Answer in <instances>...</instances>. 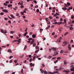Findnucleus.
<instances>
[{
	"label": "nucleus",
	"mask_w": 74,
	"mask_h": 74,
	"mask_svg": "<svg viewBox=\"0 0 74 74\" xmlns=\"http://www.w3.org/2000/svg\"><path fill=\"white\" fill-rule=\"evenodd\" d=\"M4 19L5 20V21H7V20H8V18H4Z\"/></svg>",
	"instance_id": "obj_51"
},
{
	"label": "nucleus",
	"mask_w": 74,
	"mask_h": 74,
	"mask_svg": "<svg viewBox=\"0 0 74 74\" xmlns=\"http://www.w3.org/2000/svg\"><path fill=\"white\" fill-rule=\"evenodd\" d=\"M64 64L65 65H66L67 64V62L66 61H64Z\"/></svg>",
	"instance_id": "obj_20"
},
{
	"label": "nucleus",
	"mask_w": 74,
	"mask_h": 74,
	"mask_svg": "<svg viewBox=\"0 0 74 74\" xmlns=\"http://www.w3.org/2000/svg\"><path fill=\"white\" fill-rule=\"evenodd\" d=\"M63 52H64V51H63V50H62L60 52V53H63Z\"/></svg>",
	"instance_id": "obj_19"
},
{
	"label": "nucleus",
	"mask_w": 74,
	"mask_h": 74,
	"mask_svg": "<svg viewBox=\"0 0 74 74\" xmlns=\"http://www.w3.org/2000/svg\"><path fill=\"white\" fill-rule=\"evenodd\" d=\"M59 30L60 31V32H61L62 31V28H60L59 29Z\"/></svg>",
	"instance_id": "obj_33"
},
{
	"label": "nucleus",
	"mask_w": 74,
	"mask_h": 74,
	"mask_svg": "<svg viewBox=\"0 0 74 74\" xmlns=\"http://www.w3.org/2000/svg\"><path fill=\"white\" fill-rule=\"evenodd\" d=\"M13 58V56H11L9 57V59H11V58Z\"/></svg>",
	"instance_id": "obj_47"
},
{
	"label": "nucleus",
	"mask_w": 74,
	"mask_h": 74,
	"mask_svg": "<svg viewBox=\"0 0 74 74\" xmlns=\"http://www.w3.org/2000/svg\"><path fill=\"white\" fill-rule=\"evenodd\" d=\"M32 38H36V35L35 34H33V35H32Z\"/></svg>",
	"instance_id": "obj_10"
},
{
	"label": "nucleus",
	"mask_w": 74,
	"mask_h": 74,
	"mask_svg": "<svg viewBox=\"0 0 74 74\" xmlns=\"http://www.w3.org/2000/svg\"><path fill=\"white\" fill-rule=\"evenodd\" d=\"M23 56H24V55H22V56H20V57L21 58H23Z\"/></svg>",
	"instance_id": "obj_36"
},
{
	"label": "nucleus",
	"mask_w": 74,
	"mask_h": 74,
	"mask_svg": "<svg viewBox=\"0 0 74 74\" xmlns=\"http://www.w3.org/2000/svg\"><path fill=\"white\" fill-rule=\"evenodd\" d=\"M32 61V59L31 58L30 59V60H29V62H31Z\"/></svg>",
	"instance_id": "obj_58"
},
{
	"label": "nucleus",
	"mask_w": 74,
	"mask_h": 74,
	"mask_svg": "<svg viewBox=\"0 0 74 74\" xmlns=\"http://www.w3.org/2000/svg\"><path fill=\"white\" fill-rule=\"evenodd\" d=\"M67 5H70V3H67Z\"/></svg>",
	"instance_id": "obj_53"
},
{
	"label": "nucleus",
	"mask_w": 74,
	"mask_h": 74,
	"mask_svg": "<svg viewBox=\"0 0 74 74\" xmlns=\"http://www.w3.org/2000/svg\"><path fill=\"white\" fill-rule=\"evenodd\" d=\"M1 33H4V34H5V33L6 34L7 33V31L6 30H4V31H3V29H1Z\"/></svg>",
	"instance_id": "obj_2"
},
{
	"label": "nucleus",
	"mask_w": 74,
	"mask_h": 74,
	"mask_svg": "<svg viewBox=\"0 0 74 74\" xmlns=\"http://www.w3.org/2000/svg\"><path fill=\"white\" fill-rule=\"evenodd\" d=\"M42 66L43 67H45V65H44V64H42Z\"/></svg>",
	"instance_id": "obj_49"
},
{
	"label": "nucleus",
	"mask_w": 74,
	"mask_h": 74,
	"mask_svg": "<svg viewBox=\"0 0 74 74\" xmlns=\"http://www.w3.org/2000/svg\"><path fill=\"white\" fill-rule=\"evenodd\" d=\"M44 73V74H47V72L46 71H45Z\"/></svg>",
	"instance_id": "obj_50"
},
{
	"label": "nucleus",
	"mask_w": 74,
	"mask_h": 74,
	"mask_svg": "<svg viewBox=\"0 0 74 74\" xmlns=\"http://www.w3.org/2000/svg\"><path fill=\"white\" fill-rule=\"evenodd\" d=\"M51 49H52V50H53L54 51H56V48L52 47L51 48Z\"/></svg>",
	"instance_id": "obj_7"
},
{
	"label": "nucleus",
	"mask_w": 74,
	"mask_h": 74,
	"mask_svg": "<svg viewBox=\"0 0 74 74\" xmlns=\"http://www.w3.org/2000/svg\"><path fill=\"white\" fill-rule=\"evenodd\" d=\"M67 21L66 20V19H64V22L65 23H66V22Z\"/></svg>",
	"instance_id": "obj_27"
},
{
	"label": "nucleus",
	"mask_w": 74,
	"mask_h": 74,
	"mask_svg": "<svg viewBox=\"0 0 74 74\" xmlns=\"http://www.w3.org/2000/svg\"><path fill=\"white\" fill-rule=\"evenodd\" d=\"M58 42H61V40H59V39L58 40Z\"/></svg>",
	"instance_id": "obj_43"
},
{
	"label": "nucleus",
	"mask_w": 74,
	"mask_h": 74,
	"mask_svg": "<svg viewBox=\"0 0 74 74\" xmlns=\"http://www.w3.org/2000/svg\"><path fill=\"white\" fill-rule=\"evenodd\" d=\"M56 14L57 15H58V16H59V14L58 13H56Z\"/></svg>",
	"instance_id": "obj_52"
},
{
	"label": "nucleus",
	"mask_w": 74,
	"mask_h": 74,
	"mask_svg": "<svg viewBox=\"0 0 74 74\" xmlns=\"http://www.w3.org/2000/svg\"><path fill=\"white\" fill-rule=\"evenodd\" d=\"M67 44V42L66 41H64L63 42V44H62V46H66V45Z\"/></svg>",
	"instance_id": "obj_3"
},
{
	"label": "nucleus",
	"mask_w": 74,
	"mask_h": 74,
	"mask_svg": "<svg viewBox=\"0 0 74 74\" xmlns=\"http://www.w3.org/2000/svg\"><path fill=\"white\" fill-rule=\"evenodd\" d=\"M14 62L15 63H17V61H16V60H14Z\"/></svg>",
	"instance_id": "obj_39"
},
{
	"label": "nucleus",
	"mask_w": 74,
	"mask_h": 74,
	"mask_svg": "<svg viewBox=\"0 0 74 74\" xmlns=\"http://www.w3.org/2000/svg\"><path fill=\"white\" fill-rule=\"evenodd\" d=\"M29 65L31 67H32V66H34V64H33L32 63H30V64H29Z\"/></svg>",
	"instance_id": "obj_6"
},
{
	"label": "nucleus",
	"mask_w": 74,
	"mask_h": 74,
	"mask_svg": "<svg viewBox=\"0 0 74 74\" xmlns=\"http://www.w3.org/2000/svg\"><path fill=\"white\" fill-rule=\"evenodd\" d=\"M36 49H39V48L38 47H36Z\"/></svg>",
	"instance_id": "obj_54"
},
{
	"label": "nucleus",
	"mask_w": 74,
	"mask_h": 74,
	"mask_svg": "<svg viewBox=\"0 0 74 74\" xmlns=\"http://www.w3.org/2000/svg\"><path fill=\"white\" fill-rule=\"evenodd\" d=\"M8 8H10L11 7V5L10 4L8 5Z\"/></svg>",
	"instance_id": "obj_46"
},
{
	"label": "nucleus",
	"mask_w": 74,
	"mask_h": 74,
	"mask_svg": "<svg viewBox=\"0 0 74 74\" xmlns=\"http://www.w3.org/2000/svg\"><path fill=\"white\" fill-rule=\"evenodd\" d=\"M71 19H74V16H71Z\"/></svg>",
	"instance_id": "obj_40"
},
{
	"label": "nucleus",
	"mask_w": 74,
	"mask_h": 74,
	"mask_svg": "<svg viewBox=\"0 0 74 74\" xmlns=\"http://www.w3.org/2000/svg\"><path fill=\"white\" fill-rule=\"evenodd\" d=\"M59 72L58 71H56L53 72V73H52L51 72H49V74H57V73H58Z\"/></svg>",
	"instance_id": "obj_1"
},
{
	"label": "nucleus",
	"mask_w": 74,
	"mask_h": 74,
	"mask_svg": "<svg viewBox=\"0 0 74 74\" xmlns=\"http://www.w3.org/2000/svg\"><path fill=\"white\" fill-rule=\"evenodd\" d=\"M1 15H4V13L3 12H1Z\"/></svg>",
	"instance_id": "obj_61"
},
{
	"label": "nucleus",
	"mask_w": 74,
	"mask_h": 74,
	"mask_svg": "<svg viewBox=\"0 0 74 74\" xmlns=\"http://www.w3.org/2000/svg\"><path fill=\"white\" fill-rule=\"evenodd\" d=\"M10 72V71H6L4 73V74H7V73H8Z\"/></svg>",
	"instance_id": "obj_21"
},
{
	"label": "nucleus",
	"mask_w": 74,
	"mask_h": 74,
	"mask_svg": "<svg viewBox=\"0 0 74 74\" xmlns=\"http://www.w3.org/2000/svg\"><path fill=\"white\" fill-rule=\"evenodd\" d=\"M68 48V49H69V50H70V51H71V47H69Z\"/></svg>",
	"instance_id": "obj_35"
},
{
	"label": "nucleus",
	"mask_w": 74,
	"mask_h": 74,
	"mask_svg": "<svg viewBox=\"0 0 74 74\" xmlns=\"http://www.w3.org/2000/svg\"><path fill=\"white\" fill-rule=\"evenodd\" d=\"M53 22H56V20L55 19H53Z\"/></svg>",
	"instance_id": "obj_56"
},
{
	"label": "nucleus",
	"mask_w": 74,
	"mask_h": 74,
	"mask_svg": "<svg viewBox=\"0 0 74 74\" xmlns=\"http://www.w3.org/2000/svg\"><path fill=\"white\" fill-rule=\"evenodd\" d=\"M8 22L9 23H10V24H11V22L10 21H8Z\"/></svg>",
	"instance_id": "obj_57"
},
{
	"label": "nucleus",
	"mask_w": 74,
	"mask_h": 74,
	"mask_svg": "<svg viewBox=\"0 0 74 74\" xmlns=\"http://www.w3.org/2000/svg\"><path fill=\"white\" fill-rule=\"evenodd\" d=\"M73 9V8L72 7H69V9L66 8V10L68 11H70V10H72Z\"/></svg>",
	"instance_id": "obj_5"
},
{
	"label": "nucleus",
	"mask_w": 74,
	"mask_h": 74,
	"mask_svg": "<svg viewBox=\"0 0 74 74\" xmlns=\"http://www.w3.org/2000/svg\"><path fill=\"white\" fill-rule=\"evenodd\" d=\"M10 16L12 17V18H15V16H14V15L12 14H11Z\"/></svg>",
	"instance_id": "obj_14"
},
{
	"label": "nucleus",
	"mask_w": 74,
	"mask_h": 74,
	"mask_svg": "<svg viewBox=\"0 0 74 74\" xmlns=\"http://www.w3.org/2000/svg\"><path fill=\"white\" fill-rule=\"evenodd\" d=\"M21 8H23V7H24V6L23 5H21L20 7Z\"/></svg>",
	"instance_id": "obj_29"
},
{
	"label": "nucleus",
	"mask_w": 74,
	"mask_h": 74,
	"mask_svg": "<svg viewBox=\"0 0 74 74\" xmlns=\"http://www.w3.org/2000/svg\"><path fill=\"white\" fill-rule=\"evenodd\" d=\"M52 36H54V35H55V32H54L53 33H52Z\"/></svg>",
	"instance_id": "obj_64"
},
{
	"label": "nucleus",
	"mask_w": 74,
	"mask_h": 74,
	"mask_svg": "<svg viewBox=\"0 0 74 74\" xmlns=\"http://www.w3.org/2000/svg\"><path fill=\"white\" fill-rule=\"evenodd\" d=\"M21 40V39H19L18 40H17V41L19 42V43H20L21 42V41H20Z\"/></svg>",
	"instance_id": "obj_22"
},
{
	"label": "nucleus",
	"mask_w": 74,
	"mask_h": 74,
	"mask_svg": "<svg viewBox=\"0 0 74 74\" xmlns=\"http://www.w3.org/2000/svg\"><path fill=\"white\" fill-rule=\"evenodd\" d=\"M33 47H35L36 46V43H34L33 45Z\"/></svg>",
	"instance_id": "obj_41"
},
{
	"label": "nucleus",
	"mask_w": 74,
	"mask_h": 74,
	"mask_svg": "<svg viewBox=\"0 0 74 74\" xmlns=\"http://www.w3.org/2000/svg\"><path fill=\"white\" fill-rule=\"evenodd\" d=\"M61 59V57H58L57 58V59L58 60H60Z\"/></svg>",
	"instance_id": "obj_30"
},
{
	"label": "nucleus",
	"mask_w": 74,
	"mask_h": 74,
	"mask_svg": "<svg viewBox=\"0 0 74 74\" xmlns=\"http://www.w3.org/2000/svg\"><path fill=\"white\" fill-rule=\"evenodd\" d=\"M8 18L10 19H12V18H11V17H10L9 16H8Z\"/></svg>",
	"instance_id": "obj_42"
},
{
	"label": "nucleus",
	"mask_w": 74,
	"mask_h": 74,
	"mask_svg": "<svg viewBox=\"0 0 74 74\" xmlns=\"http://www.w3.org/2000/svg\"><path fill=\"white\" fill-rule=\"evenodd\" d=\"M64 5L66 7H69V6H67V4L65 3Z\"/></svg>",
	"instance_id": "obj_32"
},
{
	"label": "nucleus",
	"mask_w": 74,
	"mask_h": 74,
	"mask_svg": "<svg viewBox=\"0 0 74 74\" xmlns=\"http://www.w3.org/2000/svg\"><path fill=\"white\" fill-rule=\"evenodd\" d=\"M28 33L27 32H26L25 34L23 35V36H26V34H27Z\"/></svg>",
	"instance_id": "obj_18"
},
{
	"label": "nucleus",
	"mask_w": 74,
	"mask_h": 74,
	"mask_svg": "<svg viewBox=\"0 0 74 74\" xmlns=\"http://www.w3.org/2000/svg\"><path fill=\"white\" fill-rule=\"evenodd\" d=\"M60 21H63V18H60Z\"/></svg>",
	"instance_id": "obj_63"
},
{
	"label": "nucleus",
	"mask_w": 74,
	"mask_h": 74,
	"mask_svg": "<svg viewBox=\"0 0 74 74\" xmlns=\"http://www.w3.org/2000/svg\"><path fill=\"white\" fill-rule=\"evenodd\" d=\"M21 15H24V13H23V12H21Z\"/></svg>",
	"instance_id": "obj_25"
},
{
	"label": "nucleus",
	"mask_w": 74,
	"mask_h": 74,
	"mask_svg": "<svg viewBox=\"0 0 74 74\" xmlns=\"http://www.w3.org/2000/svg\"><path fill=\"white\" fill-rule=\"evenodd\" d=\"M50 26H50V25H49L47 27H46V30H47V29H49V27H50Z\"/></svg>",
	"instance_id": "obj_16"
},
{
	"label": "nucleus",
	"mask_w": 74,
	"mask_h": 74,
	"mask_svg": "<svg viewBox=\"0 0 74 74\" xmlns=\"http://www.w3.org/2000/svg\"><path fill=\"white\" fill-rule=\"evenodd\" d=\"M49 19H52V18H53L52 16H49Z\"/></svg>",
	"instance_id": "obj_38"
},
{
	"label": "nucleus",
	"mask_w": 74,
	"mask_h": 74,
	"mask_svg": "<svg viewBox=\"0 0 74 74\" xmlns=\"http://www.w3.org/2000/svg\"><path fill=\"white\" fill-rule=\"evenodd\" d=\"M63 73H66V74H68L69 73V71L66 70H64L62 71Z\"/></svg>",
	"instance_id": "obj_4"
},
{
	"label": "nucleus",
	"mask_w": 74,
	"mask_h": 74,
	"mask_svg": "<svg viewBox=\"0 0 74 74\" xmlns=\"http://www.w3.org/2000/svg\"><path fill=\"white\" fill-rule=\"evenodd\" d=\"M8 52H10V53H12V51H11V50L10 49H8Z\"/></svg>",
	"instance_id": "obj_17"
},
{
	"label": "nucleus",
	"mask_w": 74,
	"mask_h": 74,
	"mask_svg": "<svg viewBox=\"0 0 74 74\" xmlns=\"http://www.w3.org/2000/svg\"><path fill=\"white\" fill-rule=\"evenodd\" d=\"M62 23V22H59L58 23V25H61Z\"/></svg>",
	"instance_id": "obj_15"
},
{
	"label": "nucleus",
	"mask_w": 74,
	"mask_h": 74,
	"mask_svg": "<svg viewBox=\"0 0 74 74\" xmlns=\"http://www.w3.org/2000/svg\"><path fill=\"white\" fill-rule=\"evenodd\" d=\"M10 33L11 34H13L14 33H15V32L14 31H10Z\"/></svg>",
	"instance_id": "obj_12"
},
{
	"label": "nucleus",
	"mask_w": 74,
	"mask_h": 74,
	"mask_svg": "<svg viewBox=\"0 0 74 74\" xmlns=\"http://www.w3.org/2000/svg\"><path fill=\"white\" fill-rule=\"evenodd\" d=\"M3 12H6L7 13H8V11L5 10H3Z\"/></svg>",
	"instance_id": "obj_8"
},
{
	"label": "nucleus",
	"mask_w": 74,
	"mask_h": 74,
	"mask_svg": "<svg viewBox=\"0 0 74 74\" xmlns=\"http://www.w3.org/2000/svg\"><path fill=\"white\" fill-rule=\"evenodd\" d=\"M64 8H62V9L63 10H64V11H66V10H67V8H66L65 7Z\"/></svg>",
	"instance_id": "obj_9"
},
{
	"label": "nucleus",
	"mask_w": 74,
	"mask_h": 74,
	"mask_svg": "<svg viewBox=\"0 0 74 74\" xmlns=\"http://www.w3.org/2000/svg\"><path fill=\"white\" fill-rule=\"evenodd\" d=\"M34 2L35 3V4H37V1H35V0H34Z\"/></svg>",
	"instance_id": "obj_55"
},
{
	"label": "nucleus",
	"mask_w": 74,
	"mask_h": 74,
	"mask_svg": "<svg viewBox=\"0 0 74 74\" xmlns=\"http://www.w3.org/2000/svg\"><path fill=\"white\" fill-rule=\"evenodd\" d=\"M69 29L70 30H73V27H71L69 28Z\"/></svg>",
	"instance_id": "obj_26"
},
{
	"label": "nucleus",
	"mask_w": 74,
	"mask_h": 74,
	"mask_svg": "<svg viewBox=\"0 0 74 74\" xmlns=\"http://www.w3.org/2000/svg\"><path fill=\"white\" fill-rule=\"evenodd\" d=\"M29 58H31V57H32V56H31V55H29Z\"/></svg>",
	"instance_id": "obj_60"
},
{
	"label": "nucleus",
	"mask_w": 74,
	"mask_h": 74,
	"mask_svg": "<svg viewBox=\"0 0 74 74\" xmlns=\"http://www.w3.org/2000/svg\"><path fill=\"white\" fill-rule=\"evenodd\" d=\"M74 67H73L72 68H71V71H74Z\"/></svg>",
	"instance_id": "obj_11"
},
{
	"label": "nucleus",
	"mask_w": 74,
	"mask_h": 74,
	"mask_svg": "<svg viewBox=\"0 0 74 74\" xmlns=\"http://www.w3.org/2000/svg\"><path fill=\"white\" fill-rule=\"evenodd\" d=\"M39 9H37V10H36V12H37L38 13V12H39Z\"/></svg>",
	"instance_id": "obj_48"
},
{
	"label": "nucleus",
	"mask_w": 74,
	"mask_h": 74,
	"mask_svg": "<svg viewBox=\"0 0 74 74\" xmlns=\"http://www.w3.org/2000/svg\"><path fill=\"white\" fill-rule=\"evenodd\" d=\"M3 5H5V6H7V4L5 3H3Z\"/></svg>",
	"instance_id": "obj_34"
},
{
	"label": "nucleus",
	"mask_w": 74,
	"mask_h": 74,
	"mask_svg": "<svg viewBox=\"0 0 74 74\" xmlns=\"http://www.w3.org/2000/svg\"><path fill=\"white\" fill-rule=\"evenodd\" d=\"M58 62V60H56V61L54 62V63L55 64H56Z\"/></svg>",
	"instance_id": "obj_24"
},
{
	"label": "nucleus",
	"mask_w": 74,
	"mask_h": 74,
	"mask_svg": "<svg viewBox=\"0 0 74 74\" xmlns=\"http://www.w3.org/2000/svg\"><path fill=\"white\" fill-rule=\"evenodd\" d=\"M69 34V32H66L64 34V36H66V35H67V34Z\"/></svg>",
	"instance_id": "obj_23"
},
{
	"label": "nucleus",
	"mask_w": 74,
	"mask_h": 74,
	"mask_svg": "<svg viewBox=\"0 0 74 74\" xmlns=\"http://www.w3.org/2000/svg\"><path fill=\"white\" fill-rule=\"evenodd\" d=\"M48 59H50V58H52V56H49L48 57Z\"/></svg>",
	"instance_id": "obj_44"
},
{
	"label": "nucleus",
	"mask_w": 74,
	"mask_h": 74,
	"mask_svg": "<svg viewBox=\"0 0 74 74\" xmlns=\"http://www.w3.org/2000/svg\"><path fill=\"white\" fill-rule=\"evenodd\" d=\"M23 69H22L21 70V73H23Z\"/></svg>",
	"instance_id": "obj_59"
},
{
	"label": "nucleus",
	"mask_w": 74,
	"mask_h": 74,
	"mask_svg": "<svg viewBox=\"0 0 74 74\" xmlns=\"http://www.w3.org/2000/svg\"><path fill=\"white\" fill-rule=\"evenodd\" d=\"M58 22H54V23H53V24L54 25H56V24H58Z\"/></svg>",
	"instance_id": "obj_31"
},
{
	"label": "nucleus",
	"mask_w": 74,
	"mask_h": 74,
	"mask_svg": "<svg viewBox=\"0 0 74 74\" xmlns=\"http://www.w3.org/2000/svg\"><path fill=\"white\" fill-rule=\"evenodd\" d=\"M34 39H32V41H31V42H34Z\"/></svg>",
	"instance_id": "obj_37"
},
{
	"label": "nucleus",
	"mask_w": 74,
	"mask_h": 74,
	"mask_svg": "<svg viewBox=\"0 0 74 74\" xmlns=\"http://www.w3.org/2000/svg\"><path fill=\"white\" fill-rule=\"evenodd\" d=\"M40 32H42V31H43V29L40 28Z\"/></svg>",
	"instance_id": "obj_28"
},
{
	"label": "nucleus",
	"mask_w": 74,
	"mask_h": 74,
	"mask_svg": "<svg viewBox=\"0 0 74 74\" xmlns=\"http://www.w3.org/2000/svg\"><path fill=\"white\" fill-rule=\"evenodd\" d=\"M33 39V38H28V40H32Z\"/></svg>",
	"instance_id": "obj_45"
},
{
	"label": "nucleus",
	"mask_w": 74,
	"mask_h": 74,
	"mask_svg": "<svg viewBox=\"0 0 74 74\" xmlns=\"http://www.w3.org/2000/svg\"><path fill=\"white\" fill-rule=\"evenodd\" d=\"M38 5H37L35 6V8H38Z\"/></svg>",
	"instance_id": "obj_62"
},
{
	"label": "nucleus",
	"mask_w": 74,
	"mask_h": 74,
	"mask_svg": "<svg viewBox=\"0 0 74 74\" xmlns=\"http://www.w3.org/2000/svg\"><path fill=\"white\" fill-rule=\"evenodd\" d=\"M18 5H22L23 4V3H21V2H18Z\"/></svg>",
	"instance_id": "obj_13"
}]
</instances>
